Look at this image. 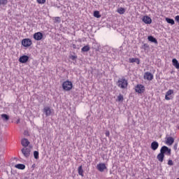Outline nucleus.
<instances>
[{
  "label": "nucleus",
  "instance_id": "1",
  "mask_svg": "<svg viewBox=\"0 0 179 179\" xmlns=\"http://www.w3.org/2000/svg\"><path fill=\"white\" fill-rule=\"evenodd\" d=\"M117 86L122 90L128 89V80L125 79L124 76L119 78L117 82Z\"/></svg>",
  "mask_w": 179,
  "mask_h": 179
},
{
  "label": "nucleus",
  "instance_id": "2",
  "mask_svg": "<svg viewBox=\"0 0 179 179\" xmlns=\"http://www.w3.org/2000/svg\"><path fill=\"white\" fill-rule=\"evenodd\" d=\"M62 87L65 92H69L72 90V87H73V84H72L71 81L66 80L63 82Z\"/></svg>",
  "mask_w": 179,
  "mask_h": 179
},
{
  "label": "nucleus",
  "instance_id": "3",
  "mask_svg": "<svg viewBox=\"0 0 179 179\" xmlns=\"http://www.w3.org/2000/svg\"><path fill=\"white\" fill-rule=\"evenodd\" d=\"M160 153L162 155H167L168 156H171V149L169 148L167 146H162L160 150Z\"/></svg>",
  "mask_w": 179,
  "mask_h": 179
},
{
  "label": "nucleus",
  "instance_id": "4",
  "mask_svg": "<svg viewBox=\"0 0 179 179\" xmlns=\"http://www.w3.org/2000/svg\"><path fill=\"white\" fill-rule=\"evenodd\" d=\"M135 92L138 93L139 94H142V93H145V86L142 84H138L135 87Z\"/></svg>",
  "mask_w": 179,
  "mask_h": 179
},
{
  "label": "nucleus",
  "instance_id": "5",
  "mask_svg": "<svg viewBox=\"0 0 179 179\" xmlns=\"http://www.w3.org/2000/svg\"><path fill=\"white\" fill-rule=\"evenodd\" d=\"M21 44L22 45H23V47H31V44H33V42L30 38H24L22 39Z\"/></svg>",
  "mask_w": 179,
  "mask_h": 179
},
{
  "label": "nucleus",
  "instance_id": "6",
  "mask_svg": "<svg viewBox=\"0 0 179 179\" xmlns=\"http://www.w3.org/2000/svg\"><path fill=\"white\" fill-rule=\"evenodd\" d=\"M21 151L25 157H29V156H30V152H31V148L24 147Z\"/></svg>",
  "mask_w": 179,
  "mask_h": 179
},
{
  "label": "nucleus",
  "instance_id": "7",
  "mask_svg": "<svg viewBox=\"0 0 179 179\" xmlns=\"http://www.w3.org/2000/svg\"><path fill=\"white\" fill-rule=\"evenodd\" d=\"M96 169H97L98 171L103 173V171H104V170H107V166H106V164H104V163H99L96 165Z\"/></svg>",
  "mask_w": 179,
  "mask_h": 179
},
{
  "label": "nucleus",
  "instance_id": "8",
  "mask_svg": "<svg viewBox=\"0 0 179 179\" xmlns=\"http://www.w3.org/2000/svg\"><path fill=\"white\" fill-rule=\"evenodd\" d=\"M172 94H174V90H169L166 92L165 95V100H171L173 99Z\"/></svg>",
  "mask_w": 179,
  "mask_h": 179
},
{
  "label": "nucleus",
  "instance_id": "9",
  "mask_svg": "<svg viewBox=\"0 0 179 179\" xmlns=\"http://www.w3.org/2000/svg\"><path fill=\"white\" fill-rule=\"evenodd\" d=\"M52 111H54V110L51 109V108L49 106H46L43 108V112L45 113L46 117H50V115L52 114Z\"/></svg>",
  "mask_w": 179,
  "mask_h": 179
},
{
  "label": "nucleus",
  "instance_id": "10",
  "mask_svg": "<svg viewBox=\"0 0 179 179\" xmlns=\"http://www.w3.org/2000/svg\"><path fill=\"white\" fill-rule=\"evenodd\" d=\"M153 74H152L150 72L147 71L144 73V79L146 80H153Z\"/></svg>",
  "mask_w": 179,
  "mask_h": 179
},
{
  "label": "nucleus",
  "instance_id": "11",
  "mask_svg": "<svg viewBox=\"0 0 179 179\" xmlns=\"http://www.w3.org/2000/svg\"><path fill=\"white\" fill-rule=\"evenodd\" d=\"M34 38L36 41H40V40H43V33H41V32H36L34 34Z\"/></svg>",
  "mask_w": 179,
  "mask_h": 179
},
{
  "label": "nucleus",
  "instance_id": "12",
  "mask_svg": "<svg viewBox=\"0 0 179 179\" xmlns=\"http://www.w3.org/2000/svg\"><path fill=\"white\" fill-rule=\"evenodd\" d=\"M142 21L143 23H145V24H150V23H152V18L148 15H145L143 17Z\"/></svg>",
  "mask_w": 179,
  "mask_h": 179
},
{
  "label": "nucleus",
  "instance_id": "13",
  "mask_svg": "<svg viewBox=\"0 0 179 179\" xmlns=\"http://www.w3.org/2000/svg\"><path fill=\"white\" fill-rule=\"evenodd\" d=\"M27 61H29V56L27 55L21 56L19 59V62L21 64H26Z\"/></svg>",
  "mask_w": 179,
  "mask_h": 179
},
{
  "label": "nucleus",
  "instance_id": "14",
  "mask_svg": "<svg viewBox=\"0 0 179 179\" xmlns=\"http://www.w3.org/2000/svg\"><path fill=\"white\" fill-rule=\"evenodd\" d=\"M174 143V138L173 137H168L166 140V144L169 146H171Z\"/></svg>",
  "mask_w": 179,
  "mask_h": 179
},
{
  "label": "nucleus",
  "instance_id": "15",
  "mask_svg": "<svg viewBox=\"0 0 179 179\" xmlns=\"http://www.w3.org/2000/svg\"><path fill=\"white\" fill-rule=\"evenodd\" d=\"M22 145L24 148H27L30 145V141L27 138H22L21 141Z\"/></svg>",
  "mask_w": 179,
  "mask_h": 179
},
{
  "label": "nucleus",
  "instance_id": "16",
  "mask_svg": "<svg viewBox=\"0 0 179 179\" xmlns=\"http://www.w3.org/2000/svg\"><path fill=\"white\" fill-rule=\"evenodd\" d=\"M158 148H159V143H157V141H153L151 143V149L152 150H157Z\"/></svg>",
  "mask_w": 179,
  "mask_h": 179
},
{
  "label": "nucleus",
  "instance_id": "17",
  "mask_svg": "<svg viewBox=\"0 0 179 179\" xmlns=\"http://www.w3.org/2000/svg\"><path fill=\"white\" fill-rule=\"evenodd\" d=\"M129 61L131 64H134V62H136L137 65L141 64V60L138 58H130Z\"/></svg>",
  "mask_w": 179,
  "mask_h": 179
},
{
  "label": "nucleus",
  "instance_id": "18",
  "mask_svg": "<svg viewBox=\"0 0 179 179\" xmlns=\"http://www.w3.org/2000/svg\"><path fill=\"white\" fill-rule=\"evenodd\" d=\"M157 160L161 163H163V160H164V154H162L161 152L157 155Z\"/></svg>",
  "mask_w": 179,
  "mask_h": 179
},
{
  "label": "nucleus",
  "instance_id": "19",
  "mask_svg": "<svg viewBox=\"0 0 179 179\" xmlns=\"http://www.w3.org/2000/svg\"><path fill=\"white\" fill-rule=\"evenodd\" d=\"M15 169H18V170H24L26 169V166L23 164H17L15 165Z\"/></svg>",
  "mask_w": 179,
  "mask_h": 179
},
{
  "label": "nucleus",
  "instance_id": "20",
  "mask_svg": "<svg viewBox=\"0 0 179 179\" xmlns=\"http://www.w3.org/2000/svg\"><path fill=\"white\" fill-rule=\"evenodd\" d=\"M172 64L175 66V68H176V69H179V63H178V60H177V59H173Z\"/></svg>",
  "mask_w": 179,
  "mask_h": 179
},
{
  "label": "nucleus",
  "instance_id": "21",
  "mask_svg": "<svg viewBox=\"0 0 179 179\" xmlns=\"http://www.w3.org/2000/svg\"><path fill=\"white\" fill-rule=\"evenodd\" d=\"M81 51L82 52H87L88 51H90V46L89 45H87L83 47Z\"/></svg>",
  "mask_w": 179,
  "mask_h": 179
},
{
  "label": "nucleus",
  "instance_id": "22",
  "mask_svg": "<svg viewBox=\"0 0 179 179\" xmlns=\"http://www.w3.org/2000/svg\"><path fill=\"white\" fill-rule=\"evenodd\" d=\"M148 40L149 41H151V43H155V44H157V40H156V38L152 36H148Z\"/></svg>",
  "mask_w": 179,
  "mask_h": 179
},
{
  "label": "nucleus",
  "instance_id": "23",
  "mask_svg": "<svg viewBox=\"0 0 179 179\" xmlns=\"http://www.w3.org/2000/svg\"><path fill=\"white\" fill-rule=\"evenodd\" d=\"M166 22H167V23H169V24H175V22H174V20L173 19H171V18H169V17H166L165 19Z\"/></svg>",
  "mask_w": 179,
  "mask_h": 179
},
{
  "label": "nucleus",
  "instance_id": "24",
  "mask_svg": "<svg viewBox=\"0 0 179 179\" xmlns=\"http://www.w3.org/2000/svg\"><path fill=\"white\" fill-rule=\"evenodd\" d=\"M1 118H2L3 121H9V115H8L6 114H2Z\"/></svg>",
  "mask_w": 179,
  "mask_h": 179
},
{
  "label": "nucleus",
  "instance_id": "25",
  "mask_svg": "<svg viewBox=\"0 0 179 179\" xmlns=\"http://www.w3.org/2000/svg\"><path fill=\"white\" fill-rule=\"evenodd\" d=\"M117 13H120V15H124L125 13V8L121 7L117 10Z\"/></svg>",
  "mask_w": 179,
  "mask_h": 179
},
{
  "label": "nucleus",
  "instance_id": "26",
  "mask_svg": "<svg viewBox=\"0 0 179 179\" xmlns=\"http://www.w3.org/2000/svg\"><path fill=\"white\" fill-rule=\"evenodd\" d=\"M94 17H97V19L101 17V15H100V12L99 10H95L94 12Z\"/></svg>",
  "mask_w": 179,
  "mask_h": 179
},
{
  "label": "nucleus",
  "instance_id": "27",
  "mask_svg": "<svg viewBox=\"0 0 179 179\" xmlns=\"http://www.w3.org/2000/svg\"><path fill=\"white\" fill-rule=\"evenodd\" d=\"M117 101H124V95L122 94H119L117 96Z\"/></svg>",
  "mask_w": 179,
  "mask_h": 179
},
{
  "label": "nucleus",
  "instance_id": "28",
  "mask_svg": "<svg viewBox=\"0 0 179 179\" xmlns=\"http://www.w3.org/2000/svg\"><path fill=\"white\" fill-rule=\"evenodd\" d=\"M78 174L79 176H81V177H83V169H82V166L78 167Z\"/></svg>",
  "mask_w": 179,
  "mask_h": 179
},
{
  "label": "nucleus",
  "instance_id": "29",
  "mask_svg": "<svg viewBox=\"0 0 179 179\" xmlns=\"http://www.w3.org/2000/svg\"><path fill=\"white\" fill-rule=\"evenodd\" d=\"M34 159H36V160L38 159V151H34Z\"/></svg>",
  "mask_w": 179,
  "mask_h": 179
},
{
  "label": "nucleus",
  "instance_id": "30",
  "mask_svg": "<svg viewBox=\"0 0 179 179\" xmlns=\"http://www.w3.org/2000/svg\"><path fill=\"white\" fill-rule=\"evenodd\" d=\"M8 3V0H0V5L5 6Z\"/></svg>",
  "mask_w": 179,
  "mask_h": 179
},
{
  "label": "nucleus",
  "instance_id": "31",
  "mask_svg": "<svg viewBox=\"0 0 179 179\" xmlns=\"http://www.w3.org/2000/svg\"><path fill=\"white\" fill-rule=\"evenodd\" d=\"M59 22H61V17H55V23H59Z\"/></svg>",
  "mask_w": 179,
  "mask_h": 179
},
{
  "label": "nucleus",
  "instance_id": "32",
  "mask_svg": "<svg viewBox=\"0 0 179 179\" xmlns=\"http://www.w3.org/2000/svg\"><path fill=\"white\" fill-rule=\"evenodd\" d=\"M70 59H72V61H75V59H76V58H78V56H75V55H71L69 57Z\"/></svg>",
  "mask_w": 179,
  "mask_h": 179
},
{
  "label": "nucleus",
  "instance_id": "33",
  "mask_svg": "<svg viewBox=\"0 0 179 179\" xmlns=\"http://www.w3.org/2000/svg\"><path fill=\"white\" fill-rule=\"evenodd\" d=\"M38 3L43 5L45 3V0H36Z\"/></svg>",
  "mask_w": 179,
  "mask_h": 179
},
{
  "label": "nucleus",
  "instance_id": "34",
  "mask_svg": "<svg viewBox=\"0 0 179 179\" xmlns=\"http://www.w3.org/2000/svg\"><path fill=\"white\" fill-rule=\"evenodd\" d=\"M173 164H174V162H173V160L169 159V160L168 161V165H169V166H173Z\"/></svg>",
  "mask_w": 179,
  "mask_h": 179
},
{
  "label": "nucleus",
  "instance_id": "35",
  "mask_svg": "<svg viewBox=\"0 0 179 179\" xmlns=\"http://www.w3.org/2000/svg\"><path fill=\"white\" fill-rule=\"evenodd\" d=\"M106 136L108 137L110 136V131H106L105 133Z\"/></svg>",
  "mask_w": 179,
  "mask_h": 179
},
{
  "label": "nucleus",
  "instance_id": "36",
  "mask_svg": "<svg viewBox=\"0 0 179 179\" xmlns=\"http://www.w3.org/2000/svg\"><path fill=\"white\" fill-rule=\"evenodd\" d=\"M175 20H176V22H179V15L176 16Z\"/></svg>",
  "mask_w": 179,
  "mask_h": 179
},
{
  "label": "nucleus",
  "instance_id": "37",
  "mask_svg": "<svg viewBox=\"0 0 179 179\" xmlns=\"http://www.w3.org/2000/svg\"><path fill=\"white\" fill-rule=\"evenodd\" d=\"M72 47H73V50H76V44H73Z\"/></svg>",
  "mask_w": 179,
  "mask_h": 179
},
{
  "label": "nucleus",
  "instance_id": "38",
  "mask_svg": "<svg viewBox=\"0 0 179 179\" xmlns=\"http://www.w3.org/2000/svg\"><path fill=\"white\" fill-rule=\"evenodd\" d=\"M177 179H179V178H177Z\"/></svg>",
  "mask_w": 179,
  "mask_h": 179
}]
</instances>
